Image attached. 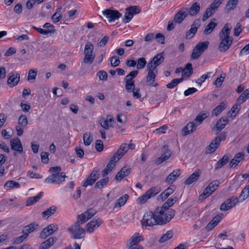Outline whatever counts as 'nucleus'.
<instances>
[{"label":"nucleus","mask_w":249,"mask_h":249,"mask_svg":"<svg viewBox=\"0 0 249 249\" xmlns=\"http://www.w3.org/2000/svg\"><path fill=\"white\" fill-rule=\"evenodd\" d=\"M231 26L230 24L226 23L219 33V39L221 41L218 49L221 52H224L227 51L231 46L233 38L230 36Z\"/></svg>","instance_id":"obj_1"},{"label":"nucleus","mask_w":249,"mask_h":249,"mask_svg":"<svg viewBox=\"0 0 249 249\" xmlns=\"http://www.w3.org/2000/svg\"><path fill=\"white\" fill-rule=\"evenodd\" d=\"M80 225V223L76 221L74 225L68 228V231L73 238L81 239L84 237L86 230L81 227Z\"/></svg>","instance_id":"obj_2"},{"label":"nucleus","mask_w":249,"mask_h":249,"mask_svg":"<svg viewBox=\"0 0 249 249\" xmlns=\"http://www.w3.org/2000/svg\"><path fill=\"white\" fill-rule=\"evenodd\" d=\"M157 216L155 211L154 213H152V212L145 213L142 220V226L144 227L153 226L156 224H159L158 219Z\"/></svg>","instance_id":"obj_3"},{"label":"nucleus","mask_w":249,"mask_h":249,"mask_svg":"<svg viewBox=\"0 0 249 249\" xmlns=\"http://www.w3.org/2000/svg\"><path fill=\"white\" fill-rule=\"evenodd\" d=\"M161 191L160 187L155 186L148 190L144 194L139 197L137 201L138 203L142 204L145 203L151 197L156 196Z\"/></svg>","instance_id":"obj_4"},{"label":"nucleus","mask_w":249,"mask_h":249,"mask_svg":"<svg viewBox=\"0 0 249 249\" xmlns=\"http://www.w3.org/2000/svg\"><path fill=\"white\" fill-rule=\"evenodd\" d=\"M94 46L89 42L87 43L85 46L84 51L85 57L84 62L85 63L92 64L95 58V55L93 53Z\"/></svg>","instance_id":"obj_5"},{"label":"nucleus","mask_w":249,"mask_h":249,"mask_svg":"<svg viewBox=\"0 0 249 249\" xmlns=\"http://www.w3.org/2000/svg\"><path fill=\"white\" fill-rule=\"evenodd\" d=\"M66 177L64 172L56 173L47 177L45 179L44 182L47 184H58L64 181Z\"/></svg>","instance_id":"obj_6"},{"label":"nucleus","mask_w":249,"mask_h":249,"mask_svg":"<svg viewBox=\"0 0 249 249\" xmlns=\"http://www.w3.org/2000/svg\"><path fill=\"white\" fill-rule=\"evenodd\" d=\"M141 12V9L138 6L134 5L127 7L125 9L124 17L123 19V22L124 23L129 22L133 18L134 15L139 14Z\"/></svg>","instance_id":"obj_7"},{"label":"nucleus","mask_w":249,"mask_h":249,"mask_svg":"<svg viewBox=\"0 0 249 249\" xmlns=\"http://www.w3.org/2000/svg\"><path fill=\"white\" fill-rule=\"evenodd\" d=\"M138 73L139 72L137 70L132 71L125 77V88L128 92H131L135 88L134 80L133 79L137 76Z\"/></svg>","instance_id":"obj_8"},{"label":"nucleus","mask_w":249,"mask_h":249,"mask_svg":"<svg viewBox=\"0 0 249 249\" xmlns=\"http://www.w3.org/2000/svg\"><path fill=\"white\" fill-rule=\"evenodd\" d=\"M103 223V220L100 217H95L89 222L85 227L86 231L91 233Z\"/></svg>","instance_id":"obj_9"},{"label":"nucleus","mask_w":249,"mask_h":249,"mask_svg":"<svg viewBox=\"0 0 249 249\" xmlns=\"http://www.w3.org/2000/svg\"><path fill=\"white\" fill-rule=\"evenodd\" d=\"M240 202L239 198L232 196L225 200L220 206L221 211H228L234 207L236 204Z\"/></svg>","instance_id":"obj_10"},{"label":"nucleus","mask_w":249,"mask_h":249,"mask_svg":"<svg viewBox=\"0 0 249 249\" xmlns=\"http://www.w3.org/2000/svg\"><path fill=\"white\" fill-rule=\"evenodd\" d=\"M96 213V211L93 209H89L84 213L77 216V222L83 224L89 219L92 217Z\"/></svg>","instance_id":"obj_11"},{"label":"nucleus","mask_w":249,"mask_h":249,"mask_svg":"<svg viewBox=\"0 0 249 249\" xmlns=\"http://www.w3.org/2000/svg\"><path fill=\"white\" fill-rule=\"evenodd\" d=\"M11 149L14 151V156L18 154H22L23 151V146L20 140L18 138H13L10 140Z\"/></svg>","instance_id":"obj_12"},{"label":"nucleus","mask_w":249,"mask_h":249,"mask_svg":"<svg viewBox=\"0 0 249 249\" xmlns=\"http://www.w3.org/2000/svg\"><path fill=\"white\" fill-rule=\"evenodd\" d=\"M164 59L163 53H159L154 56L148 63L147 66V67L157 70V67L163 62Z\"/></svg>","instance_id":"obj_13"},{"label":"nucleus","mask_w":249,"mask_h":249,"mask_svg":"<svg viewBox=\"0 0 249 249\" xmlns=\"http://www.w3.org/2000/svg\"><path fill=\"white\" fill-rule=\"evenodd\" d=\"M147 70L148 71V74L146 76V83L147 84L151 86L157 87L158 84L157 83H154L155 77L158 74L157 70L152 69L150 67H147Z\"/></svg>","instance_id":"obj_14"},{"label":"nucleus","mask_w":249,"mask_h":249,"mask_svg":"<svg viewBox=\"0 0 249 249\" xmlns=\"http://www.w3.org/2000/svg\"><path fill=\"white\" fill-rule=\"evenodd\" d=\"M58 229V226L56 224L53 223L45 228L40 234V237L45 239L50 235L52 234Z\"/></svg>","instance_id":"obj_15"},{"label":"nucleus","mask_w":249,"mask_h":249,"mask_svg":"<svg viewBox=\"0 0 249 249\" xmlns=\"http://www.w3.org/2000/svg\"><path fill=\"white\" fill-rule=\"evenodd\" d=\"M103 14L108 18L109 22L115 21L122 16V14L119 11L110 9H106L103 11Z\"/></svg>","instance_id":"obj_16"},{"label":"nucleus","mask_w":249,"mask_h":249,"mask_svg":"<svg viewBox=\"0 0 249 249\" xmlns=\"http://www.w3.org/2000/svg\"><path fill=\"white\" fill-rule=\"evenodd\" d=\"M114 120L112 116L107 115L106 117H101L99 120V123L101 126L106 130L109 129V127L113 126Z\"/></svg>","instance_id":"obj_17"},{"label":"nucleus","mask_w":249,"mask_h":249,"mask_svg":"<svg viewBox=\"0 0 249 249\" xmlns=\"http://www.w3.org/2000/svg\"><path fill=\"white\" fill-rule=\"evenodd\" d=\"M7 79V84L11 87H13L16 86L20 80V74L17 71H12L9 73Z\"/></svg>","instance_id":"obj_18"},{"label":"nucleus","mask_w":249,"mask_h":249,"mask_svg":"<svg viewBox=\"0 0 249 249\" xmlns=\"http://www.w3.org/2000/svg\"><path fill=\"white\" fill-rule=\"evenodd\" d=\"M229 123V119L227 117H223L218 120L216 124L212 129V131L215 132V134H218L221 130L224 129L226 125Z\"/></svg>","instance_id":"obj_19"},{"label":"nucleus","mask_w":249,"mask_h":249,"mask_svg":"<svg viewBox=\"0 0 249 249\" xmlns=\"http://www.w3.org/2000/svg\"><path fill=\"white\" fill-rule=\"evenodd\" d=\"M181 171L179 169L174 170L166 178L165 182L168 184H172L181 175Z\"/></svg>","instance_id":"obj_20"},{"label":"nucleus","mask_w":249,"mask_h":249,"mask_svg":"<svg viewBox=\"0 0 249 249\" xmlns=\"http://www.w3.org/2000/svg\"><path fill=\"white\" fill-rule=\"evenodd\" d=\"M155 213L158 217L159 224H162L169 222L165 221V219L168 217V216L167 213H165V211L163 209H159V208H157L155 211Z\"/></svg>","instance_id":"obj_21"},{"label":"nucleus","mask_w":249,"mask_h":249,"mask_svg":"<svg viewBox=\"0 0 249 249\" xmlns=\"http://www.w3.org/2000/svg\"><path fill=\"white\" fill-rule=\"evenodd\" d=\"M197 125L194 122H190L182 129L183 135L185 136L195 131L196 129Z\"/></svg>","instance_id":"obj_22"},{"label":"nucleus","mask_w":249,"mask_h":249,"mask_svg":"<svg viewBox=\"0 0 249 249\" xmlns=\"http://www.w3.org/2000/svg\"><path fill=\"white\" fill-rule=\"evenodd\" d=\"M164 153L162 154L160 157L157 158L156 160V163L158 164L162 163L163 161L168 160L171 156V152L170 150L168 149V146H164L163 147Z\"/></svg>","instance_id":"obj_23"},{"label":"nucleus","mask_w":249,"mask_h":249,"mask_svg":"<svg viewBox=\"0 0 249 249\" xmlns=\"http://www.w3.org/2000/svg\"><path fill=\"white\" fill-rule=\"evenodd\" d=\"M143 240V236L139 233H135L127 241L126 245H140L139 243Z\"/></svg>","instance_id":"obj_24"},{"label":"nucleus","mask_w":249,"mask_h":249,"mask_svg":"<svg viewBox=\"0 0 249 249\" xmlns=\"http://www.w3.org/2000/svg\"><path fill=\"white\" fill-rule=\"evenodd\" d=\"M200 173L201 172L199 170H196L185 180L184 184L186 185H190L195 182L198 179L200 175Z\"/></svg>","instance_id":"obj_25"},{"label":"nucleus","mask_w":249,"mask_h":249,"mask_svg":"<svg viewBox=\"0 0 249 249\" xmlns=\"http://www.w3.org/2000/svg\"><path fill=\"white\" fill-rule=\"evenodd\" d=\"M57 238L51 237L43 242L39 246V249H49L56 242Z\"/></svg>","instance_id":"obj_26"},{"label":"nucleus","mask_w":249,"mask_h":249,"mask_svg":"<svg viewBox=\"0 0 249 249\" xmlns=\"http://www.w3.org/2000/svg\"><path fill=\"white\" fill-rule=\"evenodd\" d=\"M220 144V139L218 138H215L209 146L207 147L206 152L208 153H213Z\"/></svg>","instance_id":"obj_27"},{"label":"nucleus","mask_w":249,"mask_h":249,"mask_svg":"<svg viewBox=\"0 0 249 249\" xmlns=\"http://www.w3.org/2000/svg\"><path fill=\"white\" fill-rule=\"evenodd\" d=\"M128 198L129 196L127 194H125L119 198L118 199H117L116 201L114 203L113 210H114L116 208H120L124 205Z\"/></svg>","instance_id":"obj_28"},{"label":"nucleus","mask_w":249,"mask_h":249,"mask_svg":"<svg viewBox=\"0 0 249 249\" xmlns=\"http://www.w3.org/2000/svg\"><path fill=\"white\" fill-rule=\"evenodd\" d=\"M130 173V169L126 166L122 168L120 171L116 175V179L121 181L124 178L128 176Z\"/></svg>","instance_id":"obj_29"},{"label":"nucleus","mask_w":249,"mask_h":249,"mask_svg":"<svg viewBox=\"0 0 249 249\" xmlns=\"http://www.w3.org/2000/svg\"><path fill=\"white\" fill-rule=\"evenodd\" d=\"M127 151V145L126 143H123L113 156L117 158V160H120Z\"/></svg>","instance_id":"obj_30"},{"label":"nucleus","mask_w":249,"mask_h":249,"mask_svg":"<svg viewBox=\"0 0 249 249\" xmlns=\"http://www.w3.org/2000/svg\"><path fill=\"white\" fill-rule=\"evenodd\" d=\"M244 157V155L242 153H237L230 162L231 167H235L241 161Z\"/></svg>","instance_id":"obj_31"},{"label":"nucleus","mask_w":249,"mask_h":249,"mask_svg":"<svg viewBox=\"0 0 249 249\" xmlns=\"http://www.w3.org/2000/svg\"><path fill=\"white\" fill-rule=\"evenodd\" d=\"M208 116L209 113L207 111H201L197 115L194 121L196 123L197 125H199Z\"/></svg>","instance_id":"obj_32"},{"label":"nucleus","mask_w":249,"mask_h":249,"mask_svg":"<svg viewBox=\"0 0 249 249\" xmlns=\"http://www.w3.org/2000/svg\"><path fill=\"white\" fill-rule=\"evenodd\" d=\"M43 194V192H40L36 196L29 197L26 200V205L29 206L37 202L42 197Z\"/></svg>","instance_id":"obj_33"},{"label":"nucleus","mask_w":249,"mask_h":249,"mask_svg":"<svg viewBox=\"0 0 249 249\" xmlns=\"http://www.w3.org/2000/svg\"><path fill=\"white\" fill-rule=\"evenodd\" d=\"M227 107V104L225 102H222L216 107L212 112V115L215 116H218L222 111H223Z\"/></svg>","instance_id":"obj_34"},{"label":"nucleus","mask_w":249,"mask_h":249,"mask_svg":"<svg viewBox=\"0 0 249 249\" xmlns=\"http://www.w3.org/2000/svg\"><path fill=\"white\" fill-rule=\"evenodd\" d=\"M193 72V69L192 65L191 63H187L183 69L182 76L184 77H190Z\"/></svg>","instance_id":"obj_35"},{"label":"nucleus","mask_w":249,"mask_h":249,"mask_svg":"<svg viewBox=\"0 0 249 249\" xmlns=\"http://www.w3.org/2000/svg\"><path fill=\"white\" fill-rule=\"evenodd\" d=\"M249 196V184L246 185L241 192L240 195L239 196V199L240 202L244 201Z\"/></svg>","instance_id":"obj_36"},{"label":"nucleus","mask_w":249,"mask_h":249,"mask_svg":"<svg viewBox=\"0 0 249 249\" xmlns=\"http://www.w3.org/2000/svg\"><path fill=\"white\" fill-rule=\"evenodd\" d=\"M56 210V207L54 206H52L46 210L42 213V216L44 218H48L51 215L53 214Z\"/></svg>","instance_id":"obj_37"},{"label":"nucleus","mask_w":249,"mask_h":249,"mask_svg":"<svg viewBox=\"0 0 249 249\" xmlns=\"http://www.w3.org/2000/svg\"><path fill=\"white\" fill-rule=\"evenodd\" d=\"M61 7L56 9V12L52 16V19L53 23L59 22L62 18V15L61 14Z\"/></svg>","instance_id":"obj_38"},{"label":"nucleus","mask_w":249,"mask_h":249,"mask_svg":"<svg viewBox=\"0 0 249 249\" xmlns=\"http://www.w3.org/2000/svg\"><path fill=\"white\" fill-rule=\"evenodd\" d=\"M93 141L92 135L90 132H87L83 135V141L85 146L89 145Z\"/></svg>","instance_id":"obj_39"},{"label":"nucleus","mask_w":249,"mask_h":249,"mask_svg":"<svg viewBox=\"0 0 249 249\" xmlns=\"http://www.w3.org/2000/svg\"><path fill=\"white\" fill-rule=\"evenodd\" d=\"M185 17V12H182L180 10L176 14L174 17V20L175 22L177 23H180L182 22V21L184 20Z\"/></svg>","instance_id":"obj_40"},{"label":"nucleus","mask_w":249,"mask_h":249,"mask_svg":"<svg viewBox=\"0 0 249 249\" xmlns=\"http://www.w3.org/2000/svg\"><path fill=\"white\" fill-rule=\"evenodd\" d=\"M209 44V42L208 41L199 42L197 44L195 48L202 53L208 48Z\"/></svg>","instance_id":"obj_41"},{"label":"nucleus","mask_w":249,"mask_h":249,"mask_svg":"<svg viewBox=\"0 0 249 249\" xmlns=\"http://www.w3.org/2000/svg\"><path fill=\"white\" fill-rule=\"evenodd\" d=\"M229 157L228 155H224L222 158H221L216 163L215 165L216 169H219L222 167L224 165H225L229 161Z\"/></svg>","instance_id":"obj_42"},{"label":"nucleus","mask_w":249,"mask_h":249,"mask_svg":"<svg viewBox=\"0 0 249 249\" xmlns=\"http://www.w3.org/2000/svg\"><path fill=\"white\" fill-rule=\"evenodd\" d=\"M200 10L199 4L197 2L194 3L189 9V13L191 16L196 15Z\"/></svg>","instance_id":"obj_43"},{"label":"nucleus","mask_w":249,"mask_h":249,"mask_svg":"<svg viewBox=\"0 0 249 249\" xmlns=\"http://www.w3.org/2000/svg\"><path fill=\"white\" fill-rule=\"evenodd\" d=\"M217 24L215 22L211 21L205 27L204 30V33L206 35L210 34L213 31V29L215 27Z\"/></svg>","instance_id":"obj_44"},{"label":"nucleus","mask_w":249,"mask_h":249,"mask_svg":"<svg viewBox=\"0 0 249 249\" xmlns=\"http://www.w3.org/2000/svg\"><path fill=\"white\" fill-rule=\"evenodd\" d=\"M183 79L182 77L180 78L174 79L173 80H172V81L170 83L167 84L166 87L168 89H173L175 87H176L179 83L183 81Z\"/></svg>","instance_id":"obj_45"},{"label":"nucleus","mask_w":249,"mask_h":249,"mask_svg":"<svg viewBox=\"0 0 249 249\" xmlns=\"http://www.w3.org/2000/svg\"><path fill=\"white\" fill-rule=\"evenodd\" d=\"M174 190L171 187H168L165 191L162 192L160 195V197L162 200L166 199L171 194L174 192Z\"/></svg>","instance_id":"obj_46"},{"label":"nucleus","mask_w":249,"mask_h":249,"mask_svg":"<svg viewBox=\"0 0 249 249\" xmlns=\"http://www.w3.org/2000/svg\"><path fill=\"white\" fill-rule=\"evenodd\" d=\"M173 236V232L170 231H167L160 239L159 242L162 243L171 239Z\"/></svg>","instance_id":"obj_47"},{"label":"nucleus","mask_w":249,"mask_h":249,"mask_svg":"<svg viewBox=\"0 0 249 249\" xmlns=\"http://www.w3.org/2000/svg\"><path fill=\"white\" fill-rule=\"evenodd\" d=\"M37 226L38 225L36 224L35 223H31L24 227L23 232V233H28L29 234L34 231Z\"/></svg>","instance_id":"obj_48"},{"label":"nucleus","mask_w":249,"mask_h":249,"mask_svg":"<svg viewBox=\"0 0 249 249\" xmlns=\"http://www.w3.org/2000/svg\"><path fill=\"white\" fill-rule=\"evenodd\" d=\"M28 236V233H23L22 235L19 236L12 239V243L15 244H18L21 243Z\"/></svg>","instance_id":"obj_49"},{"label":"nucleus","mask_w":249,"mask_h":249,"mask_svg":"<svg viewBox=\"0 0 249 249\" xmlns=\"http://www.w3.org/2000/svg\"><path fill=\"white\" fill-rule=\"evenodd\" d=\"M239 108L238 107L237 104L234 105L231 110L228 112V116L230 117H235L237 113L239 112Z\"/></svg>","instance_id":"obj_50"},{"label":"nucleus","mask_w":249,"mask_h":249,"mask_svg":"<svg viewBox=\"0 0 249 249\" xmlns=\"http://www.w3.org/2000/svg\"><path fill=\"white\" fill-rule=\"evenodd\" d=\"M239 0H229L226 4V8L228 11L233 10L236 6Z\"/></svg>","instance_id":"obj_51"},{"label":"nucleus","mask_w":249,"mask_h":249,"mask_svg":"<svg viewBox=\"0 0 249 249\" xmlns=\"http://www.w3.org/2000/svg\"><path fill=\"white\" fill-rule=\"evenodd\" d=\"M20 187L19 183L17 182L14 180H9L6 182L4 185V188H9L10 189L18 188Z\"/></svg>","instance_id":"obj_52"},{"label":"nucleus","mask_w":249,"mask_h":249,"mask_svg":"<svg viewBox=\"0 0 249 249\" xmlns=\"http://www.w3.org/2000/svg\"><path fill=\"white\" fill-rule=\"evenodd\" d=\"M109 181V178L108 177H105L104 178L99 180L95 185L96 188H102Z\"/></svg>","instance_id":"obj_53"},{"label":"nucleus","mask_w":249,"mask_h":249,"mask_svg":"<svg viewBox=\"0 0 249 249\" xmlns=\"http://www.w3.org/2000/svg\"><path fill=\"white\" fill-rule=\"evenodd\" d=\"M146 64V61L144 57H141L138 59L137 64V68L138 70L143 69Z\"/></svg>","instance_id":"obj_54"},{"label":"nucleus","mask_w":249,"mask_h":249,"mask_svg":"<svg viewBox=\"0 0 249 249\" xmlns=\"http://www.w3.org/2000/svg\"><path fill=\"white\" fill-rule=\"evenodd\" d=\"M119 160H117V158L114 156H112L110 160V162L107 165V167L111 171L112 169L115 166L116 162L118 161Z\"/></svg>","instance_id":"obj_55"},{"label":"nucleus","mask_w":249,"mask_h":249,"mask_svg":"<svg viewBox=\"0 0 249 249\" xmlns=\"http://www.w3.org/2000/svg\"><path fill=\"white\" fill-rule=\"evenodd\" d=\"M18 124L23 126H25L28 124V120L26 116L24 115H21L18 119Z\"/></svg>","instance_id":"obj_56"},{"label":"nucleus","mask_w":249,"mask_h":249,"mask_svg":"<svg viewBox=\"0 0 249 249\" xmlns=\"http://www.w3.org/2000/svg\"><path fill=\"white\" fill-rule=\"evenodd\" d=\"M213 192L212 190V189L208 186L206 187L203 191L202 194H201L200 196L202 198H205L207 196H210Z\"/></svg>","instance_id":"obj_57"},{"label":"nucleus","mask_w":249,"mask_h":249,"mask_svg":"<svg viewBox=\"0 0 249 249\" xmlns=\"http://www.w3.org/2000/svg\"><path fill=\"white\" fill-rule=\"evenodd\" d=\"M220 184V182L218 180H215L211 182L209 185V187L212 189L213 192H214L218 188Z\"/></svg>","instance_id":"obj_58"},{"label":"nucleus","mask_w":249,"mask_h":249,"mask_svg":"<svg viewBox=\"0 0 249 249\" xmlns=\"http://www.w3.org/2000/svg\"><path fill=\"white\" fill-rule=\"evenodd\" d=\"M100 80L106 81L107 79V73L104 71H100L97 73Z\"/></svg>","instance_id":"obj_59"},{"label":"nucleus","mask_w":249,"mask_h":249,"mask_svg":"<svg viewBox=\"0 0 249 249\" xmlns=\"http://www.w3.org/2000/svg\"><path fill=\"white\" fill-rule=\"evenodd\" d=\"M104 144L103 142L100 140H98L95 142V148L98 152H101L103 150Z\"/></svg>","instance_id":"obj_60"},{"label":"nucleus","mask_w":249,"mask_h":249,"mask_svg":"<svg viewBox=\"0 0 249 249\" xmlns=\"http://www.w3.org/2000/svg\"><path fill=\"white\" fill-rule=\"evenodd\" d=\"M110 63L112 67L118 66L120 63V61L118 57L116 56H113L110 58Z\"/></svg>","instance_id":"obj_61"},{"label":"nucleus","mask_w":249,"mask_h":249,"mask_svg":"<svg viewBox=\"0 0 249 249\" xmlns=\"http://www.w3.org/2000/svg\"><path fill=\"white\" fill-rule=\"evenodd\" d=\"M201 54L202 53L195 47L191 54V58L194 60L200 57Z\"/></svg>","instance_id":"obj_62"},{"label":"nucleus","mask_w":249,"mask_h":249,"mask_svg":"<svg viewBox=\"0 0 249 249\" xmlns=\"http://www.w3.org/2000/svg\"><path fill=\"white\" fill-rule=\"evenodd\" d=\"M242 25L240 23H237L234 29V35L235 36H239L242 32Z\"/></svg>","instance_id":"obj_63"},{"label":"nucleus","mask_w":249,"mask_h":249,"mask_svg":"<svg viewBox=\"0 0 249 249\" xmlns=\"http://www.w3.org/2000/svg\"><path fill=\"white\" fill-rule=\"evenodd\" d=\"M222 214H217L214 216L212 220L211 221V223L213 224V225L216 226L219 221H220L222 218Z\"/></svg>","instance_id":"obj_64"}]
</instances>
